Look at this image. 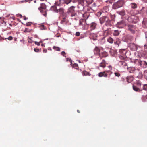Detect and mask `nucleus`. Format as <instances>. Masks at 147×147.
<instances>
[{"label": "nucleus", "mask_w": 147, "mask_h": 147, "mask_svg": "<svg viewBox=\"0 0 147 147\" xmlns=\"http://www.w3.org/2000/svg\"><path fill=\"white\" fill-rule=\"evenodd\" d=\"M72 1L73 3L75 2V1H73V0H64L63 3L66 4H68Z\"/></svg>", "instance_id": "obj_25"}, {"label": "nucleus", "mask_w": 147, "mask_h": 147, "mask_svg": "<svg viewBox=\"0 0 147 147\" xmlns=\"http://www.w3.org/2000/svg\"><path fill=\"white\" fill-rule=\"evenodd\" d=\"M76 36H78L80 35V33L79 32H77L76 33Z\"/></svg>", "instance_id": "obj_51"}, {"label": "nucleus", "mask_w": 147, "mask_h": 147, "mask_svg": "<svg viewBox=\"0 0 147 147\" xmlns=\"http://www.w3.org/2000/svg\"><path fill=\"white\" fill-rule=\"evenodd\" d=\"M133 88L134 90L135 91L137 92H140L142 91V89H140V88L138 87H137L136 86L133 85Z\"/></svg>", "instance_id": "obj_16"}, {"label": "nucleus", "mask_w": 147, "mask_h": 147, "mask_svg": "<svg viewBox=\"0 0 147 147\" xmlns=\"http://www.w3.org/2000/svg\"><path fill=\"white\" fill-rule=\"evenodd\" d=\"M61 55L63 56H65V55H66V53L64 51H62L61 53Z\"/></svg>", "instance_id": "obj_50"}, {"label": "nucleus", "mask_w": 147, "mask_h": 147, "mask_svg": "<svg viewBox=\"0 0 147 147\" xmlns=\"http://www.w3.org/2000/svg\"><path fill=\"white\" fill-rule=\"evenodd\" d=\"M114 74L115 76L118 77L120 76V73L118 72H115Z\"/></svg>", "instance_id": "obj_44"}, {"label": "nucleus", "mask_w": 147, "mask_h": 147, "mask_svg": "<svg viewBox=\"0 0 147 147\" xmlns=\"http://www.w3.org/2000/svg\"><path fill=\"white\" fill-rule=\"evenodd\" d=\"M144 2L147 3V0H142Z\"/></svg>", "instance_id": "obj_62"}, {"label": "nucleus", "mask_w": 147, "mask_h": 147, "mask_svg": "<svg viewBox=\"0 0 147 147\" xmlns=\"http://www.w3.org/2000/svg\"><path fill=\"white\" fill-rule=\"evenodd\" d=\"M105 19V24H106V22H107L108 21L109 18L107 16H106Z\"/></svg>", "instance_id": "obj_46"}, {"label": "nucleus", "mask_w": 147, "mask_h": 147, "mask_svg": "<svg viewBox=\"0 0 147 147\" xmlns=\"http://www.w3.org/2000/svg\"><path fill=\"white\" fill-rule=\"evenodd\" d=\"M138 17L135 16H132L129 17L128 18V21L130 22L134 23H136L138 21Z\"/></svg>", "instance_id": "obj_4"}, {"label": "nucleus", "mask_w": 147, "mask_h": 147, "mask_svg": "<svg viewBox=\"0 0 147 147\" xmlns=\"http://www.w3.org/2000/svg\"><path fill=\"white\" fill-rule=\"evenodd\" d=\"M125 4V1L123 0H119L115 3L113 5V8L116 9L122 7Z\"/></svg>", "instance_id": "obj_2"}, {"label": "nucleus", "mask_w": 147, "mask_h": 147, "mask_svg": "<svg viewBox=\"0 0 147 147\" xmlns=\"http://www.w3.org/2000/svg\"><path fill=\"white\" fill-rule=\"evenodd\" d=\"M55 5H59L57 4V2H55Z\"/></svg>", "instance_id": "obj_64"}, {"label": "nucleus", "mask_w": 147, "mask_h": 147, "mask_svg": "<svg viewBox=\"0 0 147 147\" xmlns=\"http://www.w3.org/2000/svg\"><path fill=\"white\" fill-rule=\"evenodd\" d=\"M103 76L105 77H107L108 76V74L105 72V71H104Z\"/></svg>", "instance_id": "obj_45"}, {"label": "nucleus", "mask_w": 147, "mask_h": 147, "mask_svg": "<svg viewBox=\"0 0 147 147\" xmlns=\"http://www.w3.org/2000/svg\"><path fill=\"white\" fill-rule=\"evenodd\" d=\"M127 69H128L129 72L130 73H134L136 70L135 68L133 67H128V68Z\"/></svg>", "instance_id": "obj_13"}, {"label": "nucleus", "mask_w": 147, "mask_h": 147, "mask_svg": "<svg viewBox=\"0 0 147 147\" xmlns=\"http://www.w3.org/2000/svg\"><path fill=\"white\" fill-rule=\"evenodd\" d=\"M129 47L132 51H136L137 49V46L133 43H131L129 44Z\"/></svg>", "instance_id": "obj_8"}, {"label": "nucleus", "mask_w": 147, "mask_h": 147, "mask_svg": "<svg viewBox=\"0 0 147 147\" xmlns=\"http://www.w3.org/2000/svg\"><path fill=\"white\" fill-rule=\"evenodd\" d=\"M75 7H76L75 6H71L68 8L67 12L70 14L71 16L72 17H75L78 18L80 16V13L79 11L75 10Z\"/></svg>", "instance_id": "obj_1"}, {"label": "nucleus", "mask_w": 147, "mask_h": 147, "mask_svg": "<svg viewBox=\"0 0 147 147\" xmlns=\"http://www.w3.org/2000/svg\"><path fill=\"white\" fill-rule=\"evenodd\" d=\"M64 9L63 8H60L58 9V13L59 12L60 14H63L64 13Z\"/></svg>", "instance_id": "obj_24"}, {"label": "nucleus", "mask_w": 147, "mask_h": 147, "mask_svg": "<svg viewBox=\"0 0 147 147\" xmlns=\"http://www.w3.org/2000/svg\"><path fill=\"white\" fill-rule=\"evenodd\" d=\"M120 43V40L118 39H116V41L115 42L114 44L115 45H118V46H119V45Z\"/></svg>", "instance_id": "obj_30"}, {"label": "nucleus", "mask_w": 147, "mask_h": 147, "mask_svg": "<svg viewBox=\"0 0 147 147\" xmlns=\"http://www.w3.org/2000/svg\"><path fill=\"white\" fill-rule=\"evenodd\" d=\"M78 1L79 5H81L83 7L84 6V0H78Z\"/></svg>", "instance_id": "obj_21"}, {"label": "nucleus", "mask_w": 147, "mask_h": 147, "mask_svg": "<svg viewBox=\"0 0 147 147\" xmlns=\"http://www.w3.org/2000/svg\"><path fill=\"white\" fill-rule=\"evenodd\" d=\"M143 89L145 90H147V84H144L143 85Z\"/></svg>", "instance_id": "obj_41"}, {"label": "nucleus", "mask_w": 147, "mask_h": 147, "mask_svg": "<svg viewBox=\"0 0 147 147\" xmlns=\"http://www.w3.org/2000/svg\"><path fill=\"white\" fill-rule=\"evenodd\" d=\"M13 39V38L11 36H10L8 38H5L4 39L6 40V39H8L9 40H12Z\"/></svg>", "instance_id": "obj_43"}, {"label": "nucleus", "mask_w": 147, "mask_h": 147, "mask_svg": "<svg viewBox=\"0 0 147 147\" xmlns=\"http://www.w3.org/2000/svg\"><path fill=\"white\" fill-rule=\"evenodd\" d=\"M108 67L109 68V69H110V70H112V67L111 66L109 65V66H108Z\"/></svg>", "instance_id": "obj_55"}, {"label": "nucleus", "mask_w": 147, "mask_h": 147, "mask_svg": "<svg viewBox=\"0 0 147 147\" xmlns=\"http://www.w3.org/2000/svg\"><path fill=\"white\" fill-rule=\"evenodd\" d=\"M136 84L139 87H140L141 86V82L139 80L137 81Z\"/></svg>", "instance_id": "obj_35"}, {"label": "nucleus", "mask_w": 147, "mask_h": 147, "mask_svg": "<svg viewBox=\"0 0 147 147\" xmlns=\"http://www.w3.org/2000/svg\"><path fill=\"white\" fill-rule=\"evenodd\" d=\"M114 24V21L113 20H111L109 19L108 21L107 22L105 25L107 26H112Z\"/></svg>", "instance_id": "obj_10"}, {"label": "nucleus", "mask_w": 147, "mask_h": 147, "mask_svg": "<svg viewBox=\"0 0 147 147\" xmlns=\"http://www.w3.org/2000/svg\"><path fill=\"white\" fill-rule=\"evenodd\" d=\"M50 10L52 11H54L55 12L57 13H58V9H57V7L55 6H53L51 7Z\"/></svg>", "instance_id": "obj_17"}, {"label": "nucleus", "mask_w": 147, "mask_h": 147, "mask_svg": "<svg viewBox=\"0 0 147 147\" xmlns=\"http://www.w3.org/2000/svg\"><path fill=\"white\" fill-rule=\"evenodd\" d=\"M0 20H1V21L0 22L1 23L3 21V18H2L0 17Z\"/></svg>", "instance_id": "obj_59"}, {"label": "nucleus", "mask_w": 147, "mask_h": 147, "mask_svg": "<svg viewBox=\"0 0 147 147\" xmlns=\"http://www.w3.org/2000/svg\"><path fill=\"white\" fill-rule=\"evenodd\" d=\"M96 25V24L94 22H92L90 24V30L91 31L95 29Z\"/></svg>", "instance_id": "obj_11"}, {"label": "nucleus", "mask_w": 147, "mask_h": 147, "mask_svg": "<svg viewBox=\"0 0 147 147\" xmlns=\"http://www.w3.org/2000/svg\"><path fill=\"white\" fill-rule=\"evenodd\" d=\"M40 42H38L37 41H35L34 43L36 45H37L38 46H39L40 45Z\"/></svg>", "instance_id": "obj_48"}, {"label": "nucleus", "mask_w": 147, "mask_h": 147, "mask_svg": "<svg viewBox=\"0 0 147 147\" xmlns=\"http://www.w3.org/2000/svg\"><path fill=\"white\" fill-rule=\"evenodd\" d=\"M31 23L30 22H28L26 23V25L27 26H30L31 25Z\"/></svg>", "instance_id": "obj_52"}, {"label": "nucleus", "mask_w": 147, "mask_h": 147, "mask_svg": "<svg viewBox=\"0 0 147 147\" xmlns=\"http://www.w3.org/2000/svg\"><path fill=\"white\" fill-rule=\"evenodd\" d=\"M119 52L120 53L122 54H124L126 53V50L125 49H121L119 50Z\"/></svg>", "instance_id": "obj_23"}, {"label": "nucleus", "mask_w": 147, "mask_h": 147, "mask_svg": "<svg viewBox=\"0 0 147 147\" xmlns=\"http://www.w3.org/2000/svg\"><path fill=\"white\" fill-rule=\"evenodd\" d=\"M89 35H90V37L94 40H96L97 39V35L96 34L90 33Z\"/></svg>", "instance_id": "obj_9"}, {"label": "nucleus", "mask_w": 147, "mask_h": 147, "mask_svg": "<svg viewBox=\"0 0 147 147\" xmlns=\"http://www.w3.org/2000/svg\"><path fill=\"white\" fill-rule=\"evenodd\" d=\"M28 18L24 16V20H27Z\"/></svg>", "instance_id": "obj_61"}, {"label": "nucleus", "mask_w": 147, "mask_h": 147, "mask_svg": "<svg viewBox=\"0 0 147 147\" xmlns=\"http://www.w3.org/2000/svg\"><path fill=\"white\" fill-rule=\"evenodd\" d=\"M105 72L108 74V75L109 74L110 75H111L112 74V72L111 70L105 71Z\"/></svg>", "instance_id": "obj_36"}, {"label": "nucleus", "mask_w": 147, "mask_h": 147, "mask_svg": "<svg viewBox=\"0 0 147 147\" xmlns=\"http://www.w3.org/2000/svg\"><path fill=\"white\" fill-rule=\"evenodd\" d=\"M101 58L107 56V53L106 52H101L99 55Z\"/></svg>", "instance_id": "obj_15"}, {"label": "nucleus", "mask_w": 147, "mask_h": 147, "mask_svg": "<svg viewBox=\"0 0 147 147\" xmlns=\"http://www.w3.org/2000/svg\"><path fill=\"white\" fill-rule=\"evenodd\" d=\"M105 17L106 16H105L100 18V22L101 24H102L105 22Z\"/></svg>", "instance_id": "obj_22"}, {"label": "nucleus", "mask_w": 147, "mask_h": 147, "mask_svg": "<svg viewBox=\"0 0 147 147\" xmlns=\"http://www.w3.org/2000/svg\"><path fill=\"white\" fill-rule=\"evenodd\" d=\"M40 27H41V29H44V25H41L40 26Z\"/></svg>", "instance_id": "obj_56"}, {"label": "nucleus", "mask_w": 147, "mask_h": 147, "mask_svg": "<svg viewBox=\"0 0 147 147\" xmlns=\"http://www.w3.org/2000/svg\"><path fill=\"white\" fill-rule=\"evenodd\" d=\"M126 79L128 83H131L133 80V77L132 76H129L126 78Z\"/></svg>", "instance_id": "obj_14"}, {"label": "nucleus", "mask_w": 147, "mask_h": 147, "mask_svg": "<svg viewBox=\"0 0 147 147\" xmlns=\"http://www.w3.org/2000/svg\"><path fill=\"white\" fill-rule=\"evenodd\" d=\"M144 75L145 78L147 80V70L144 71Z\"/></svg>", "instance_id": "obj_34"}, {"label": "nucleus", "mask_w": 147, "mask_h": 147, "mask_svg": "<svg viewBox=\"0 0 147 147\" xmlns=\"http://www.w3.org/2000/svg\"><path fill=\"white\" fill-rule=\"evenodd\" d=\"M32 30L29 29L28 28H26L24 30V32H30Z\"/></svg>", "instance_id": "obj_38"}, {"label": "nucleus", "mask_w": 147, "mask_h": 147, "mask_svg": "<svg viewBox=\"0 0 147 147\" xmlns=\"http://www.w3.org/2000/svg\"><path fill=\"white\" fill-rule=\"evenodd\" d=\"M89 14L87 13H85L83 14L82 16L86 20L89 17Z\"/></svg>", "instance_id": "obj_28"}, {"label": "nucleus", "mask_w": 147, "mask_h": 147, "mask_svg": "<svg viewBox=\"0 0 147 147\" xmlns=\"http://www.w3.org/2000/svg\"><path fill=\"white\" fill-rule=\"evenodd\" d=\"M119 58L121 60V61H125L127 60V58L126 57L120 55L119 56Z\"/></svg>", "instance_id": "obj_19"}, {"label": "nucleus", "mask_w": 147, "mask_h": 147, "mask_svg": "<svg viewBox=\"0 0 147 147\" xmlns=\"http://www.w3.org/2000/svg\"><path fill=\"white\" fill-rule=\"evenodd\" d=\"M119 13L121 15H122V16H123L125 14V12L124 11H121L119 12Z\"/></svg>", "instance_id": "obj_39"}, {"label": "nucleus", "mask_w": 147, "mask_h": 147, "mask_svg": "<svg viewBox=\"0 0 147 147\" xmlns=\"http://www.w3.org/2000/svg\"><path fill=\"white\" fill-rule=\"evenodd\" d=\"M102 49L101 47L96 46L94 51V54L96 55H99Z\"/></svg>", "instance_id": "obj_6"}, {"label": "nucleus", "mask_w": 147, "mask_h": 147, "mask_svg": "<svg viewBox=\"0 0 147 147\" xmlns=\"http://www.w3.org/2000/svg\"><path fill=\"white\" fill-rule=\"evenodd\" d=\"M93 1V0H86V2L88 4L92 3Z\"/></svg>", "instance_id": "obj_37"}, {"label": "nucleus", "mask_w": 147, "mask_h": 147, "mask_svg": "<svg viewBox=\"0 0 147 147\" xmlns=\"http://www.w3.org/2000/svg\"><path fill=\"white\" fill-rule=\"evenodd\" d=\"M125 26H126L125 23L123 20L118 22L116 25V27L119 28H122Z\"/></svg>", "instance_id": "obj_5"}, {"label": "nucleus", "mask_w": 147, "mask_h": 147, "mask_svg": "<svg viewBox=\"0 0 147 147\" xmlns=\"http://www.w3.org/2000/svg\"><path fill=\"white\" fill-rule=\"evenodd\" d=\"M67 61H69L71 62V63H72V61L71 59H70L69 58H67Z\"/></svg>", "instance_id": "obj_53"}, {"label": "nucleus", "mask_w": 147, "mask_h": 147, "mask_svg": "<svg viewBox=\"0 0 147 147\" xmlns=\"http://www.w3.org/2000/svg\"><path fill=\"white\" fill-rule=\"evenodd\" d=\"M144 48L145 49H147V44L145 45H144Z\"/></svg>", "instance_id": "obj_57"}, {"label": "nucleus", "mask_w": 147, "mask_h": 147, "mask_svg": "<svg viewBox=\"0 0 147 147\" xmlns=\"http://www.w3.org/2000/svg\"><path fill=\"white\" fill-rule=\"evenodd\" d=\"M131 7L132 8L135 9L137 7V5L135 3H132L131 4Z\"/></svg>", "instance_id": "obj_27"}, {"label": "nucleus", "mask_w": 147, "mask_h": 147, "mask_svg": "<svg viewBox=\"0 0 147 147\" xmlns=\"http://www.w3.org/2000/svg\"><path fill=\"white\" fill-rule=\"evenodd\" d=\"M114 40L111 37H109L107 39V41L110 43L112 44Z\"/></svg>", "instance_id": "obj_29"}, {"label": "nucleus", "mask_w": 147, "mask_h": 147, "mask_svg": "<svg viewBox=\"0 0 147 147\" xmlns=\"http://www.w3.org/2000/svg\"><path fill=\"white\" fill-rule=\"evenodd\" d=\"M120 34V32L118 30H114L113 31V34L115 36H118Z\"/></svg>", "instance_id": "obj_18"}, {"label": "nucleus", "mask_w": 147, "mask_h": 147, "mask_svg": "<svg viewBox=\"0 0 147 147\" xmlns=\"http://www.w3.org/2000/svg\"><path fill=\"white\" fill-rule=\"evenodd\" d=\"M38 9L40 10L41 12H42L43 11V9H41L40 8H38Z\"/></svg>", "instance_id": "obj_54"}, {"label": "nucleus", "mask_w": 147, "mask_h": 147, "mask_svg": "<svg viewBox=\"0 0 147 147\" xmlns=\"http://www.w3.org/2000/svg\"><path fill=\"white\" fill-rule=\"evenodd\" d=\"M145 99H146L145 98L143 97V95L142 96V99L143 102H145L146 101V100Z\"/></svg>", "instance_id": "obj_49"}, {"label": "nucleus", "mask_w": 147, "mask_h": 147, "mask_svg": "<svg viewBox=\"0 0 147 147\" xmlns=\"http://www.w3.org/2000/svg\"><path fill=\"white\" fill-rule=\"evenodd\" d=\"M65 18H63V20H62L61 22H64L65 21L64 20H65Z\"/></svg>", "instance_id": "obj_63"}, {"label": "nucleus", "mask_w": 147, "mask_h": 147, "mask_svg": "<svg viewBox=\"0 0 147 147\" xmlns=\"http://www.w3.org/2000/svg\"><path fill=\"white\" fill-rule=\"evenodd\" d=\"M85 24V21L84 20L81 19L80 20L79 25V26H83Z\"/></svg>", "instance_id": "obj_26"}, {"label": "nucleus", "mask_w": 147, "mask_h": 147, "mask_svg": "<svg viewBox=\"0 0 147 147\" xmlns=\"http://www.w3.org/2000/svg\"><path fill=\"white\" fill-rule=\"evenodd\" d=\"M47 51V50L46 49H43V52L44 53H46Z\"/></svg>", "instance_id": "obj_58"}, {"label": "nucleus", "mask_w": 147, "mask_h": 147, "mask_svg": "<svg viewBox=\"0 0 147 147\" xmlns=\"http://www.w3.org/2000/svg\"><path fill=\"white\" fill-rule=\"evenodd\" d=\"M127 30L130 31L131 33L134 34L136 31L137 30V28L133 24H128L126 25Z\"/></svg>", "instance_id": "obj_3"}, {"label": "nucleus", "mask_w": 147, "mask_h": 147, "mask_svg": "<svg viewBox=\"0 0 147 147\" xmlns=\"http://www.w3.org/2000/svg\"><path fill=\"white\" fill-rule=\"evenodd\" d=\"M109 33L108 30H105L104 32L103 35L104 36L106 37L108 35Z\"/></svg>", "instance_id": "obj_32"}, {"label": "nucleus", "mask_w": 147, "mask_h": 147, "mask_svg": "<svg viewBox=\"0 0 147 147\" xmlns=\"http://www.w3.org/2000/svg\"><path fill=\"white\" fill-rule=\"evenodd\" d=\"M143 97H145L146 99H147V95H143Z\"/></svg>", "instance_id": "obj_60"}, {"label": "nucleus", "mask_w": 147, "mask_h": 147, "mask_svg": "<svg viewBox=\"0 0 147 147\" xmlns=\"http://www.w3.org/2000/svg\"><path fill=\"white\" fill-rule=\"evenodd\" d=\"M142 26L144 28H147V18H144L142 22Z\"/></svg>", "instance_id": "obj_12"}, {"label": "nucleus", "mask_w": 147, "mask_h": 147, "mask_svg": "<svg viewBox=\"0 0 147 147\" xmlns=\"http://www.w3.org/2000/svg\"><path fill=\"white\" fill-rule=\"evenodd\" d=\"M53 48L54 49H55L56 51H60V49L58 47H56L55 46H54L53 47Z\"/></svg>", "instance_id": "obj_42"}, {"label": "nucleus", "mask_w": 147, "mask_h": 147, "mask_svg": "<svg viewBox=\"0 0 147 147\" xmlns=\"http://www.w3.org/2000/svg\"><path fill=\"white\" fill-rule=\"evenodd\" d=\"M34 50L36 52L38 53V52H39L40 51L38 49H37V48H35L34 49Z\"/></svg>", "instance_id": "obj_47"}, {"label": "nucleus", "mask_w": 147, "mask_h": 147, "mask_svg": "<svg viewBox=\"0 0 147 147\" xmlns=\"http://www.w3.org/2000/svg\"><path fill=\"white\" fill-rule=\"evenodd\" d=\"M105 61L104 60H103L102 62L100 64L99 66L100 67L104 68L106 66Z\"/></svg>", "instance_id": "obj_20"}, {"label": "nucleus", "mask_w": 147, "mask_h": 147, "mask_svg": "<svg viewBox=\"0 0 147 147\" xmlns=\"http://www.w3.org/2000/svg\"><path fill=\"white\" fill-rule=\"evenodd\" d=\"M104 72H100L98 74V76L99 77H101L103 76Z\"/></svg>", "instance_id": "obj_40"}, {"label": "nucleus", "mask_w": 147, "mask_h": 147, "mask_svg": "<svg viewBox=\"0 0 147 147\" xmlns=\"http://www.w3.org/2000/svg\"><path fill=\"white\" fill-rule=\"evenodd\" d=\"M119 65L121 67L125 69L128 68V66L127 63L125 61H119Z\"/></svg>", "instance_id": "obj_7"}, {"label": "nucleus", "mask_w": 147, "mask_h": 147, "mask_svg": "<svg viewBox=\"0 0 147 147\" xmlns=\"http://www.w3.org/2000/svg\"><path fill=\"white\" fill-rule=\"evenodd\" d=\"M143 76V75L142 73L141 72H139L138 75L137 77L139 79H141L142 77Z\"/></svg>", "instance_id": "obj_31"}, {"label": "nucleus", "mask_w": 147, "mask_h": 147, "mask_svg": "<svg viewBox=\"0 0 147 147\" xmlns=\"http://www.w3.org/2000/svg\"><path fill=\"white\" fill-rule=\"evenodd\" d=\"M46 7L45 4L44 3H42L41 4V6L40 8L41 9H45Z\"/></svg>", "instance_id": "obj_33"}]
</instances>
